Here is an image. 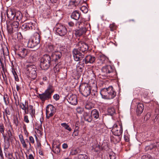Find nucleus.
I'll return each instance as SVG.
<instances>
[{
  "label": "nucleus",
  "mask_w": 159,
  "mask_h": 159,
  "mask_svg": "<svg viewBox=\"0 0 159 159\" xmlns=\"http://www.w3.org/2000/svg\"><path fill=\"white\" fill-rule=\"evenodd\" d=\"M101 70L99 77L102 79H106L108 76L111 77H116V72L114 68L111 65H107L103 67Z\"/></svg>",
  "instance_id": "obj_1"
},
{
  "label": "nucleus",
  "mask_w": 159,
  "mask_h": 159,
  "mask_svg": "<svg viewBox=\"0 0 159 159\" xmlns=\"http://www.w3.org/2000/svg\"><path fill=\"white\" fill-rule=\"evenodd\" d=\"M90 26V24L82 19L75 23V26L79 29L76 31V34L79 36H81L86 33L88 29V26Z\"/></svg>",
  "instance_id": "obj_2"
},
{
  "label": "nucleus",
  "mask_w": 159,
  "mask_h": 159,
  "mask_svg": "<svg viewBox=\"0 0 159 159\" xmlns=\"http://www.w3.org/2000/svg\"><path fill=\"white\" fill-rule=\"evenodd\" d=\"M91 88L90 86L87 84H82L79 87L80 91L83 96L87 97L90 94L92 95Z\"/></svg>",
  "instance_id": "obj_3"
},
{
  "label": "nucleus",
  "mask_w": 159,
  "mask_h": 159,
  "mask_svg": "<svg viewBox=\"0 0 159 159\" xmlns=\"http://www.w3.org/2000/svg\"><path fill=\"white\" fill-rule=\"evenodd\" d=\"M26 73L32 79H34L37 76V68L34 65L28 64L26 66Z\"/></svg>",
  "instance_id": "obj_4"
},
{
  "label": "nucleus",
  "mask_w": 159,
  "mask_h": 159,
  "mask_svg": "<svg viewBox=\"0 0 159 159\" xmlns=\"http://www.w3.org/2000/svg\"><path fill=\"white\" fill-rule=\"evenodd\" d=\"M40 66L43 70L48 69L50 66V56L47 54H45L40 60Z\"/></svg>",
  "instance_id": "obj_5"
},
{
  "label": "nucleus",
  "mask_w": 159,
  "mask_h": 159,
  "mask_svg": "<svg viewBox=\"0 0 159 159\" xmlns=\"http://www.w3.org/2000/svg\"><path fill=\"white\" fill-rule=\"evenodd\" d=\"M55 29L56 32L61 36H64L67 32V30L66 27L61 24H57Z\"/></svg>",
  "instance_id": "obj_6"
},
{
  "label": "nucleus",
  "mask_w": 159,
  "mask_h": 159,
  "mask_svg": "<svg viewBox=\"0 0 159 159\" xmlns=\"http://www.w3.org/2000/svg\"><path fill=\"white\" fill-rule=\"evenodd\" d=\"M19 25V23L18 21H14L10 25H7V28L8 33L11 34L13 32L17 30Z\"/></svg>",
  "instance_id": "obj_7"
},
{
  "label": "nucleus",
  "mask_w": 159,
  "mask_h": 159,
  "mask_svg": "<svg viewBox=\"0 0 159 159\" xmlns=\"http://www.w3.org/2000/svg\"><path fill=\"white\" fill-rule=\"evenodd\" d=\"M91 88L92 90V95L96 96L98 94L97 87L96 82L94 80H91L88 84Z\"/></svg>",
  "instance_id": "obj_8"
},
{
  "label": "nucleus",
  "mask_w": 159,
  "mask_h": 159,
  "mask_svg": "<svg viewBox=\"0 0 159 159\" xmlns=\"http://www.w3.org/2000/svg\"><path fill=\"white\" fill-rule=\"evenodd\" d=\"M76 45L78 47V50L83 52H86L89 49L88 44L83 41H79Z\"/></svg>",
  "instance_id": "obj_9"
},
{
  "label": "nucleus",
  "mask_w": 159,
  "mask_h": 159,
  "mask_svg": "<svg viewBox=\"0 0 159 159\" xmlns=\"http://www.w3.org/2000/svg\"><path fill=\"white\" fill-rule=\"evenodd\" d=\"M72 52L74 59L76 61L81 60L84 57V55L81 53L76 49H74Z\"/></svg>",
  "instance_id": "obj_10"
},
{
  "label": "nucleus",
  "mask_w": 159,
  "mask_h": 159,
  "mask_svg": "<svg viewBox=\"0 0 159 159\" xmlns=\"http://www.w3.org/2000/svg\"><path fill=\"white\" fill-rule=\"evenodd\" d=\"M118 124L120 126L119 129H117V125L116 124L114 125L113 129L114 134L117 136H119L121 135L123 132V127L122 124L120 122H118Z\"/></svg>",
  "instance_id": "obj_11"
},
{
  "label": "nucleus",
  "mask_w": 159,
  "mask_h": 159,
  "mask_svg": "<svg viewBox=\"0 0 159 159\" xmlns=\"http://www.w3.org/2000/svg\"><path fill=\"white\" fill-rule=\"evenodd\" d=\"M28 50L24 48H19V52L17 53L18 57L21 59L25 58L28 54Z\"/></svg>",
  "instance_id": "obj_12"
},
{
  "label": "nucleus",
  "mask_w": 159,
  "mask_h": 159,
  "mask_svg": "<svg viewBox=\"0 0 159 159\" xmlns=\"http://www.w3.org/2000/svg\"><path fill=\"white\" fill-rule=\"evenodd\" d=\"M42 120L40 119L38 120L35 123V129L36 132L42 135L43 134V128L42 127Z\"/></svg>",
  "instance_id": "obj_13"
},
{
  "label": "nucleus",
  "mask_w": 159,
  "mask_h": 159,
  "mask_svg": "<svg viewBox=\"0 0 159 159\" xmlns=\"http://www.w3.org/2000/svg\"><path fill=\"white\" fill-rule=\"evenodd\" d=\"M39 96L40 99L43 101L48 99L50 98V86H48L44 93L39 94Z\"/></svg>",
  "instance_id": "obj_14"
},
{
  "label": "nucleus",
  "mask_w": 159,
  "mask_h": 159,
  "mask_svg": "<svg viewBox=\"0 0 159 159\" xmlns=\"http://www.w3.org/2000/svg\"><path fill=\"white\" fill-rule=\"evenodd\" d=\"M67 100L68 102L72 105H76L77 103V97L75 94L68 95Z\"/></svg>",
  "instance_id": "obj_15"
},
{
  "label": "nucleus",
  "mask_w": 159,
  "mask_h": 159,
  "mask_svg": "<svg viewBox=\"0 0 159 159\" xmlns=\"http://www.w3.org/2000/svg\"><path fill=\"white\" fill-rule=\"evenodd\" d=\"M25 114L29 113L32 116H34L35 113V109L33 106L30 105L26 107V110L25 111Z\"/></svg>",
  "instance_id": "obj_16"
},
{
  "label": "nucleus",
  "mask_w": 159,
  "mask_h": 159,
  "mask_svg": "<svg viewBox=\"0 0 159 159\" xmlns=\"http://www.w3.org/2000/svg\"><path fill=\"white\" fill-rule=\"evenodd\" d=\"M100 94L103 98L110 99L111 96H110L109 93L108 88H104L101 91Z\"/></svg>",
  "instance_id": "obj_17"
},
{
  "label": "nucleus",
  "mask_w": 159,
  "mask_h": 159,
  "mask_svg": "<svg viewBox=\"0 0 159 159\" xmlns=\"http://www.w3.org/2000/svg\"><path fill=\"white\" fill-rule=\"evenodd\" d=\"M61 53L59 51H55L52 52L51 57L52 60L55 61L59 59L61 57Z\"/></svg>",
  "instance_id": "obj_18"
},
{
  "label": "nucleus",
  "mask_w": 159,
  "mask_h": 159,
  "mask_svg": "<svg viewBox=\"0 0 159 159\" xmlns=\"http://www.w3.org/2000/svg\"><path fill=\"white\" fill-rule=\"evenodd\" d=\"M15 11L14 9L10 8L7 10V16L10 20H14L15 18Z\"/></svg>",
  "instance_id": "obj_19"
},
{
  "label": "nucleus",
  "mask_w": 159,
  "mask_h": 159,
  "mask_svg": "<svg viewBox=\"0 0 159 159\" xmlns=\"http://www.w3.org/2000/svg\"><path fill=\"white\" fill-rule=\"evenodd\" d=\"M15 100V104L16 106L19 105L20 107L23 110L25 111L26 108V107L28 105V102H25V103H19V100H17L15 97H14Z\"/></svg>",
  "instance_id": "obj_20"
},
{
  "label": "nucleus",
  "mask_w": 159,
  "mask_h": 159,
  "mask_svg": "<svg viewBox=\"0 0 159 159\" xmlns=\"http://www.w3.org/2000/svg\"><path fill=\"white\" fill-rule=\"evenodd\" d=\"M80 62H79L78 63L76 66V70L77 74L76 75L77 78H79L83 70V66L82 65H80Z\"/></svg>",
  "instance_id": "obj_21"
},
{
  "label": "nucleus",
  "mask_w": 159,
  "mask_h": 159,
  "mask_svg": "<svg viewBox=\"0 0 159 159\" xmlns=\"http://www.w3.org/2000/svg\"><path fill=\"white\" fill-rule=\"evenodd\" d=\"M84 60L86 64L89 63H93L95 60V58L93 56L91 55H88L85 57V59H84Z\"/></svg>",
  "instance_id": "obj_22"
},
{
  "label": "nucleus",
  "mask_w": 159,
  "mask_h": 159,
  "mask_svg": "<svg viewBox=\"0 0 159 159\" xmlns=\"http://www.w3.org/2000/svg\"><path fill=\"white\" fill-rule=\"evenodd\" d=\"M96 130L100 134H102L105 132V127L103 124H97L96 125Z\"/></svg>",
  "instance_id": "obj_23"
},
{
  "label": "nucleus",
  "mask_w": 159,
  "mask_h": 159,
  "mask_svg": "<svg viewBox=\"0 0 159 159\" xmlns=\"http://www.w3.org/2000/svg\"><path fill=\"white\" fill-rule=\"evenodd\" d=\"M144 109V106L143 103H139L137 105L136 112L138 115L141 114Z\"/></svg>",
  "instance_id": "obj_24"
},
{
  "label": "nucleus",
  "mask_w": 159,
  "mask_h": 159,
  "mask_svg": "<svg viewBox=\"0 0 159 159\" xmlns=\"http://www.w3.org/2000/svg\"><path fill=\"white\" fill-rule=\"evenodd\" d=\"M31 38L37 45L40 43V35L38 33H34V36Z\"/></svg>",
  "instance_id": "obj_25"
},
{
  "label": "nucleus",
  "mask_w": 159,
  "mask_h": 159,
  "mask_svg": "<svg viewBox=\"0 0 159 159\" xmlns=\"http://www.w3.org/2000/svg\"><path fill=\"white\" fill-rule=\"evenodd\" d=\"M15 18L14 20H16V21H20L22 20V15L21 12L19 11H15Z\"/></svg>",
  "instance_id": "obj_26"
},
{
  "label": "nucleus",
  "mask_w": 159,
  "mask_h": 159,
  "mask_svg": "<svg viewBox=\"0 0 159 159\" xmlns=\"http://www.w3.org/2000/svg\"><path fill=\"white\" fill-rule=\"evenodd\" d=\"M19 138L20 143L22 144L23 148L27 149L28 148L27 145L26 143V142L24 139L23 136L22 134H20L19 135Z\"/></svg>",
  "instance_id": "obj_27"
},
{
  "label": "nucleus",
  "mask_w": 159,
  "mask_h": 159,
  "mask_svg": "<svg viewBox=\"0 0 159 159\" xmlns=\"http://www.w3.org/2000/svg\"><path fill=\"white\" fill-rule=\"evenodd\" d=\"M90 116L92 119H97L99 116V112L97 110L93 109L91 111Z\"/></svg>",
  "instance_id": "obj_28"
},
{
  "label": "nucleus",
  "mask_w": 159,
  "mask_h": 159,
  "mask_svg": "<svg viewBox=\"0 0 159 159\" xmlns=\"http://www.w3.org/2000/svg\"><path fill=\"white\" fill-rule=\"evenodd\" d=\"M108 88L110 96H111V97L110 98V99L113 98L116 95V92L113 90L112 87L110 86Z\"/></svg>",
  "instance_id": "obj_29"
},
{
  "label": "nucleus",
  "mask_w": 159,
  "mask_h": 159,
  "mask_svg": "<svg viewBox=\"0 0 159 159\" xmlns=\"http://www.w3.org/2000/svg\"><path fill=\"white\" fill-rule=\"evenodd\" d=\"M8 148H4V153L5 154V155L8 159H13V158H15L13 157V153H10L8 152L7 150Z\"/></svg>",
  "instance_id": "obj_30"
},
{
  "label": "nucleus",
  "mask_w": 159,
  "mask_h": 159,
  "mask_svg": "<svg viewBox=\"0 0 159 159\" xmlns=\"http://www.w3.org/2000/svg\"><path fill=\"white\" fill-rule=\"evenodd\" d=\"M80 15L79 12L77 11H74L72 13L71 17L76 20H78L80 18Z\"/></svg>",
  "instance_id": "obj_31"
},
{
  "label": "nucleus",
  "mask_w": 159,
  "mask_h": 159,
  "mask_svg": "<svg viewBox=\"0 0 159 159\" xmlns=\"http://www.w3.org/2000/svg\"><path fill=\"white\" fill-rule=\"evenodd\" d=\"M37 45L34 42L33 40L30 38L28 43L27 46L29 48H33L35 46H36Z\"/></svg>",
  "instance_id": "obj_32"
},
{
  "label": "nucleus",
  "mask_w": 159,
  "mask_h": 159,
  "mask_svg": "<svg viewBox=\"0 0 159 159\" xmlns=\"http://www.w3.org/2000/svg\"><path fill=\"white\" fill-rule=\"evenodd\" d=\"M98 60H99L98 62L100 63V65H101L105 63L106 61L107 60V58L104 56L101 55L99 58Z\"/></svg>",
  "instance_id": "obj_33"
},
{
  "label": "nucleus",
  "mask_w": 159,
  "mask_h": 159,
  "mask_svg": "<svg viewBox=\"0 0 159 159\" xmlns=\"http://www.w3.org/2000/svg\"><path fill=\"white\" fill-rule=\"evenodd\" d=\"M94 107V104L90 102L89 101L85 104V107L86 109L89 110L93 108Z\"/></svg>",
  "instance_id": "obj_34"
},
{
  "label": "nucleus",
  "mask_w": 159,
  "mask_h": 159,
  "mask_svg": "<svg viewBox=\"0 0 159 159\" xmlns=\"http://www.w3.org/2000/svg\"><path fill=\"white\" fill-rule=\"evenodd\" d=\"M23 29H25L26 30H32L33 29L32 24L31 23H27L25 24L22 26Z\"/></svg>",
  "instance_id": "obj_35"
},
{
  "label": "nucleus",
  "mask_w": 159,
  "mask_h": 159,
  "mask_svg": "<svg viewBox=\"0 0 159 159\" xmlns=\"http://www.w3.org/2000/svg\"><path fill=\"white\" fill-rule=\"evenodd\" d=\"M52 151L55 154H58L59 153L60 150L59 147L57 145H53L52 146Z\"/></svg>",
  "instance_id": "obj_36"
},
{
  "label": "nucleus",
  "mask_w": 159,
  "mask_h": 159,
  "mask_svg": "<svg viewBox=\"0 0 159 159\" xmlns=\"http://www.w3.org/2000/svg\"><path fill=\"white\" fill-rule=\"evenodd\" d=\"M1 51L3 53V55L4 57V59H5L6 57L5 56H7L9 57V52L8 51V49L7 48H6V49H4L3 48H2Z\"/></svg>",
  "instance_id": "obj_37"
},
{
  "label": "nucleus",
  "mask_w": 159,
  "mask_h": 159,
  "mask_svg": "<svg viewBox=\"0 0 159 159\" xmlns=\"http://www.w3.org/2000/svg\"><path fill=\"white\" fill-rule=\"evenodd\" d=\"M100 146L98 144H94L92 146V150L94 152H97L99 150Z\"/></svg>",
  "instance_id": "obj_38"
},
{
  "label": "nucleus",
  "mask_w": 159,
  "mask_h": 159,
  "mask_svg": "<svg viewBox=\"0 0 159 159\" xmlns=\"http://www.w3.org/2000/svg\"><path fill=\"white\" fill-rule=\"evenodd\" d=\"M81 0H71L70 4L75 6L78 5L80 3Z\"/></svg>",
  "instance_id": "obj_39"
},
{
  "label": "nucleus",
  "mask_w": 159,
  "mask_h": 159,
  "mask_svg": "<svg viewBox=\"0 0 159 159\" xmlns=\"http://www.w3.org/2000/svg\"><path fill=\"white\" fill-rule=\"evenodd\" d=\"M29 60L30 62L33 63L37 60L36 56L33 54H31L29 57Z\"/></svg>",
  "instance_id": "obj_40"
},
{
  "label": "nucleus",
  "mask_w": 159,
  "mask_h": 159,
  "mask_svg": "<svg viewBox=\"0 0 159 159\" xmlns=\"http://www.w3.org/2000/svg\"><path fill=\"white\" fill-rule=\"evenodd\" d=\"M50 104L48 105L46 109V116L47 119H49L50 118Z\"/></svg>",
  "instance_id": "obj_41"
},
{
  "label": "nucleus",
  "mask_w": 159,
  "mask_h": 159,
  "mask_svg": "<svg viewBox=\"0 0 159 159\" xmlns=\"http://www.w3.org/2000/svg\"><path fill=\"white\" fill-rule=\"evenodd\" d=\"M61 125L63 127L66 129L67 130L69 131L71 130V129L69 127L68 124L65 123H62L61 124Z\"/></svg>",
  "instance_id": "obj_42"
},
{
  "label": "nucleus",
  "mask_w": 159,
  "mask_h": 159,
  "mask_svg": "<svg viewBox=\"0 0 159 159\" xmlns=\"http://www.w3.org/2000/svg\"><path fill=\"white\" fill-rule=\"evenodd\" d=\"M57 45L55 44L50 45V51L53 52L57 50Z\"/></svg>",
  "instance_id": "obj_43"
},
{
  "label": "nucleus",
  "mask_w": 159,
  "mask_h": 159,
  "mask_svg": "<svg viewBox=\"0 0 159 159\" xmlns=\"http://www.w3.org/2000/svg\"><path fill=\"white\" fill-rule=\"evenodd\" d=\"M7 136L9 138V139L10 140H13V136L11 131L10 129H9L7 131Z\"/></svg>",
  "instance_id": "obj_44"
},
{
  "label": "nucleus",
  "mask_w": 159,
  "mask_h": 159,
  "mask_svg": "<svg viewBox=\"0 0 159 159\" xmlns=\"http://www.w3.org/2000/svg\"><path fill=\"white\" fill-rule=\"evenodd\" d=\"M50 110L51 111V112H50V116H53V115L55 113L56 111V109L53 106L50 105Z\"/></svg>",
  "instance_id": "obj_45"
},
{
  "label": "nucleus",
  "mask_w": 159,
  "mask_h": 159,
  "mask_svg": "<svg viewBox=\"0 0 159 159\" xmlns=\"http://www.w3.org/2000/svg\"><path fill=\"white\" fill-rule=\"evenodd\" d=\"M80 10L84 13H87L88 11L87 8L85 6H82L80 8Z\"/></svg>",
  "instance_id": "obj_46"
},
{
  "label": "nucleus",
  "mask_w": 159,
  "mask_h": 159,
  "mask_svg": "<svg viewBox=\"0 0 159 159\" xmlns=\"http://www.w3.org/2000/svg\"><path fill=\"white\" fill-rule=\"evenodd\" d=\"M26 140H27V142L29 143L30 146H31V143L32 144H34V138L32 136H30L29 137V140L30 141L29 142L28 141L27 139H26Z\"/></svg>",
  "instance_id": "obj_47"
},
{
  "label": "nucleus",
  "mask_w": 159,
  "mask_h": 159,
  "mask_svg": "<svg viewBox=\"0 0 159 159\" xmlns=\"http://www.w3.org/2000/svg\"><path fill=\"white\" fill-rule=\"evenodd\" d=\"M107 111L108 113L111 115L115 113V109L113 107H110L108 108Z\"/></svg>",
  "instance_id": "obj_48"
},
{
  "label": "nucleus",
  "mask_w": 159,
  "mask_h": 159,
  "mask_svg": "<svg viewBox=\"0 0 159 159\" xmlns=\"http://www.w3.org/2000/svg\"><path fill=\"white\" fill-rule=\"evenodd\" d=\"M142 159H152L151 156L148 154H146L142 156L141 157Z\"/></svg>",
  "instance_id": "obj_49"
},
{
  "label": "nucleus",
  "mask_w": 159,
  "mask_h": 159,
  "mask_svg": "<svg viewBox=\"0 0 159 159\" xmlns=\"http://www.w3.org/2000/svg\"><path fill=\"white\" fill-rule=\"evenodd\" d=\"M154 148L153 144H151L149 146H147L145 147V149L146 151L151 150Z\"/></svg>",
  "instance_id": "obj_50"
},
{
  "label": "nucleus",
  "mask_w": 159,
  "mask_h": 159,
  "mask_svg": "<svg viewBox=\"0 0 159 159\" xmlns=\"http://www.w3.org/2000/svg\"><path fill=\"white\" fill-rule=\"evenodd\" d=\"M4 102L6 105L8 104L9 103V98L7 95H4Z\"/></svg>",
  "instance_id": "obj_51"
},
{
  "label": "nucleus",
  "mask_w": 159,
  "mask_h": 159,
  "mask_svg": "<svg viewBox=\"0 0 159 159\" xmlns=\"http://www.w3.org/2000/svg\"><path fill=\"white\" fill-rule=\"evenodd\" d=\"M84 120L85 121H88L89 122H91L92 120V118L91 116H85L84 117Z\"/></svg>",
  "instance_id": "obj_52"
},
{
  "label": "nucleus",
  "mask_w": 159,
  "mask_h": 159,
  "mask_svg": "<svg viewBox=\"0 0 159 159\" xmlns=\"http://www.w3.org/2000/svg\"><path fill=\"white\" fill-rule=\"evenodd\" d=\"M109 27L111 30V31H113L116 29V26L114 23H112L110 25Z\"/></svg>",
  "instance_id": "obj_53"
},
{
  "label": "nucleus",
  "mask_w": 159,
  "mask_h": 159,
  "mask_svg": "<svg viewBox=\"0 0 159 159\" xmlns=\"http://www.w3.org/2000/svg\"><path fill=\"white\" fill-rule=\"evenodd\" d=\"M2 134L4 142H9L10 140L9 139V138L8 136H7V135L4 134V133Z\"/></svg>",
  "instance_id": "obj_54"
},
{
  "label": "nucleus",
  "mask_w": 159,
  "mask_h": 159,
  "mask_svg": "<svg viewBox=\"0 0 159 159\" xmlns=\"http://www.w3.org/2000/svg\"><path fill=\"white\" fill-rule=\"evenodd\" d=\"M76 110L78 113L81 114L83 112L84 109L81 107H78L76 108Z\"/></svg>",
  "instance_id": "obj_55"
},
{
  "label": "nucleus",
  "mask_w": 159,
  "mask_h": 159,
  "mask_svg": "<svg viewBox=\"0 0 159 159\" xmlns=\"http://www.w3.org/2000/svg\"><path fill=\"white\" fill-rule=\"evenodd\" d=\"M78 21H76L75 22L73 21H70L68 22V24L69 26L71 27H73V26H75V23H77Z\"/></svg>",
  "instance_id": "obj_56"
},
{
  "label": "nucleus",
  "mask_w": 159,
  "mask_h": 159,
  "mask_svg": "<svg viewBox=\"0 0 159 159\" xmlns=\"http://www.w3.org/2000/svg\"><path fill=\"white\" fill-rule=\"evenodd\" d=\"M0 63L2 68V70L3 72L5 73V72L6 71V70L5 68V66H4V63L2 62V60H0Z\"/></svg>",
  "instance_id": "obj_57"
},
{
  "label": "nucleus",
  "mask_w": 159,
  "mask_h": 159,
  "mask_svg": "<svg viewBox=\"0 0 159 159\" xmlns=\"http://www.w3.org/2000/svg\"><path fill=\"white\" fill-rule=\"evenodd\" d=\"M78 157L79 159H85L87 158V157L85 155L80 154L79 155Z\"/></svg>",
  "instance_id": "obj_58"
},
{
  "label": "nucleus",
  "mask_w": 159,
  "mask_h": 159,
  "mask_svg": "<svg viewBox=\"0 0 159 159\" xmlns=\"http://www.w3.org/2000/svg\"><path fill=\"white\" fill-rule=\"evenodd\" d=\"M151 117L150 113L149 112L144 117V120H148Z\"/></svg>",
  "instance_id": "obj_59"
},
{
  "label": "nucleus",
  "mask_w": 159,
  "mask_h": 159,
  "mask_svg": "<svg viewBox=\"0 0 159 159\" xmlns=\"http://www.w3.org/2000/svg\"><path fill=\"white\" fill-rule=\"evenodd\" d=\"M110 159H116V156L115 153L111 152L109 155Z\"/></svg>",
  "instance_id": "obj_60"
},
{
  "label": "nucleus",
  "mask_w": 159,
  "mask_h": 159,
  "mask_svg": "<svg viewBox=\"0 0 159 159\" xmlns=\"http://www.w3.org/2000/svg\"><path fill=\"white\" fill-rule=\"evenodd\" d=\"M14 123L16 127L18 125V120L17 117H15L14 118Z\"/></svg>",
  "instance_id": "obj_61"
},
{
  "label": "nucleus",
  "mask_w": 159,
  "mask_h": 159,
  "mask_svg": "<svg viewBox=\"0 0 159 159\" xmlns=\"http://www.w3.org/2000/svg\"><path fill=\"white\" fill-rule=\"evenodd\" d=\"M78 152L76 149H72L71 150L70 152V155H75L77 154Z\"/></svg>",
  "instance_id": "obj_62"
},
{
  "label": "nucleus",
  "mask_w": 159,
  "mask_h": 159,
  "mask_svg": "<svg viewBox=\"0 0 159 159\" xmlns=\"http://www.w3.org/2000/svg\"><path fill=\"white\" fill-rule=\"evenodd\" d=\"M32 154H30L27 157V155L26 154V157H27V159H34V155Z\"/></svg>",
  "instance_id": "obj_63"
},
{
  "label": "nucleus",
  "mask_w": 159,
  "mask_h": 159,
  "mask_svg": "<svg viewBox=\"0 0 159 159\" xmlns=\"http://www.w3.org/2000/svg\"><path fill=\"white\" fill-rule=\"evenodd\" d=\"M5 112L6 116L7 115H10L11 114V112L10 109L8 108H7L5 109Z\"/></svg>",
  "instance_id": "obj_64"
}]
</instances>
